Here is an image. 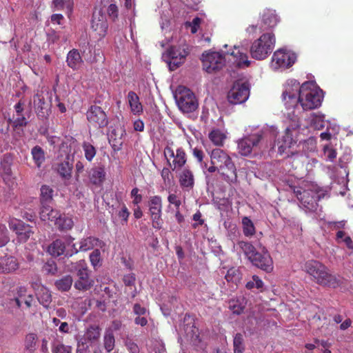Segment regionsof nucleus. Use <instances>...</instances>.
<instances>
[{
  "instance_id": "f257e3e1",
  "label": "nucleus",
  "mask_w": 353,
  "mask_h": 353,
  "mask_svg": "<svg viewBox=\"0 0 353 353\" xmlns=\"http://www.w3.org/2000/svg\"><path fill=\"white\" fill-rule=\"evenodd\" d=\"M305 271L312 277V281L323 287L337 288L343 283L340 275L332 274L328 268L316 260H309L304 264Z\"/></svg>"
},
{
  "instance_id": "f03ea898",
  "label": "nucleus",
  "mask_w": 353,
  "mask_h": 353,
  "mask_svg": "<svg viewBox=\"0 0 353 353\" xmlns=\"http://www.w3.org/2000/svg\"><path fill=\"white\" fill-rule=\"evenodd\" d=\"M209 155L210 164L219 167L221 178L229 183H235L237 181L236 168L230 154L223 149L214 148Z\"/></svg>"
},
{
  "instance_id": "7ed1b4c3",
  "label": "nucleus",
  "mask_w": 353,
  "mask_h": 353,
  "mask_svg": "<svg viewBox=\"0 0 353 353\" xmlns=\"http://www.w3.org/2000/svg\"><path fill=\"white\" fill-rule=\"evenodd\" d=\"M268 139L263 131L245 136L237 143L239 153L244 157H248L252 152L256 154L268 148Z\"/></svg>"
},
{
  "instance_id": "20e7f679",
  "label": "nucleus",
  "mask_w": 353,
  "mask_h": 353,
  "mask_svg": "<svg viewBox=\"0 0 353 353\" xmlns=\"http://www.w3.org/2000/svg\"><path fill=\"white\" fill-rule=\"evenodd\" d=\"M301 92L299 103L303 110H312L321 106L323 98L322 91L316 88L311 82L303 83Z\"/></svg>"
},
{
  "instance_id": "39448f33",
  "label": "nucleus",
  "mask_w": 353,
  "mask_h": 353,
  "mask_svg": "<svg viewBox=\"0 0 353 353\" xmlns=\"http://www.w3.org/2000/svg\"><path fill=\"white\" fill-rule=\"evenodd\" d=\"M275 43V37L273 33L263 34L255 40L251 46L250 54L252 58L263 60L272 52Z\"/></svg>"
},
{
  "instance_id": "423d86ee",
  "label": "nucleus",
  "mask_w": 353,
  "mask_h": 353,
  "mask_svg": "<svg viewBox=\"0 0 353 353\" xmlns=\"http://www.w3.org/2000/svg\"><path fill=\"white\" fill-rule=\"evenodd\" d=\"M189 51L181 46H170L163 54V59L167 63L171 71L176 70L185 61Z\"/></svg>"
},
{
  "instance_id": "0eeeda50",
  "label": "nucleus",
  "mask_w": 353,
  "mask_h": 353,
  "mask_svg": "<svg viewBox=\"0 0 353 353\" xmlns=\"http://www.w3.org/2000/svg\"><path fill=\"white\" fill-rule=\"evenodd\" d=\"M175 97L179 109L184 112H192L198 108L194 94L184 86L179 87Z\"/></svg>"
},
{
  "instance_id": "6e6552de",
  "label": "nucleus",
  "mask_w": 353,
  "mask_h": 353,
  "mask_svg": "<svg viewBox=\"0 0 353 353\" xmlns=\"http://www.w3.org/2000/svg\"><path fill=\"white\" fill-rule=\"evenodd\" d=\"M302 85L295 79L289 80L283 92V100L286 108L296 107L299 103V96L302 95Z\"/></svg>"
},
{
  "instance_id": "1a4fd4ad",
  "label": "nucleus",
  "mask_w": 353,
  "mask_h": 353,
  "mask_svg": "<svg viewBox=\"0 0 353 353\" xmlns=\"http://www.w3.org/2000/svg\"><path fill=\"white\" fill-rule=\"evenodd\" d=\"M88 126L95 129H102L108 126L109 120L106 112L100 107L91 105L86 112Z\"/></svg>"
},
{
  "instance_id": "9d476101",
  "label": "nucleus",
  "mask_w": 353,
  "mask_h": 353,
  "mask_svg": "<svg viewBox=\"0 0 353 353\" xmlns=\"http://www.w3.org/2000/svg\"><path fill=\"white\" fill-rule=\"evenodd\" d=\"M250 96V86L247 82L235 81L228 92L227 99L232 105L245 103Z\"/></svg>"
},
{
  "instance_id": "9b49d317",
  "label": "nucleus",
  "mask_w": 353,
  "mask_h": 353,
  "mask_svg": "<svg viewBox=\"0 0 353 353\" xmlns=\"http://www.w3.org/2000/svg\"><path fill=\"white\" fill-rule=\"evenodd\" d=\"M164 156L172 171L181 169L185 165L188 159L185 151L182 147L174 151L171 147L166 146L164 149Z\"/></svg>"
},
{
  "instance_id": "f8f14e48",
  "label": "nucleus",
  "mask_w": 353,
  "mask_h": 353,
  "mask_svg": "<svg viewBox=\"0 0 353 353\" xmlns=\"http://www.w3.org/2000/svg\"><path fill=\"white\" fill-rule=\"evenodd\" d=\"M149 214L152 220V227L155 229H161L163 226L162 198L159 195L152 196L148 202Z\"/></svg>"
},
{
  "instance_id": "ddd939ff",
  "label": "nucleus",
  "mask_w": 353,
  "mask_h": 353,
  "mask_svg": "<svg viewBox=\"0 0 353 353\" xmlns=\"http://www.w3.org/2000/svg\"><path fill=\"white\" fill-rule=\"evenodd\" d=\"M296 142L293 140L292 134L289 128H286L281 139H279L276 141L278 146V153L280 155L286 154L284 158L294 157V160H299L302 157V154L298 152L290 151L292 145Z\"/></svg>"
},
{
  "instance_id": "4468645a",
  "label": "nucleus",
  "mask_w": 353,
  "mask_h": 353,
  "mask_svg": "<svg viewBox=\"0 0 353 353\" xmlns=\"http://www.w3.org/2000/svg\"><path fill=\"white\" fill-rule=\"evenodd\" d=\"M203 68L208 73H212L222 69L225 65L224 56L217 52H208L202 55Z\"/></svg>"
},
{
  "instance_id": "2eb2a0df",
  "label": "nucleus",
  "mask_w": 353,
  "mask_h": 353,
  "mask_svg": "<svg viewBox=\"0 0 353 353\" xmlns=\"http://www.w3.org/2000/svg\"><path fill=\"white\" fill-rule=\"evenodd\" d=\"M259 249L250 261L256 268L270 273L274 269L272 258L265 246L261 245Z\"/></svg>"
},
{
  "instance_id": "dca6fc26",
  "label": "nucleus",
  "mask_w": 353,
  "mask_h": 353,
  "mask_svg": "<svg viewBox=\"0 0 353 353\" xmlns=\"http://www.w3.org/2000/svg\"><path fill=\"white\" fill-rule=\"evenodd\" d=\"M33 108L39 119L48 118L50 114V103L46 101L43 91L37 90L32 99Z\"/></svg>"
},
{
  "instance_id": "f3484780",
  "label": "nucleus",
  "mask_w": 353,
  "mask_h": 353,
  "mask_svg": "<svg viewBox=\"0 0 353 353\" xmlns=\"http://www.w3.org/2000/svg\"><path fill=\"white\" fill-rule=\"evenodd\" d=\"M296 56L294 53L279 50L276 51L272 58V65L275 69H286L291 67L296 61Z\"/></svg>"
},
{
  "instance_id": "a211bd4d",
  "label": "nucleus",
  "mask_w": 353,
  "mask_h": 353,
  "mask_svg": "<svg viewBox=\"0 0 353 353\" xmlns=\"http://www.w3.org/2000/svg\"><path fill=\"white\" fill-rule=\"evenodd\" d=\"M108 22L101 10H95L93 12L91 28L101 38L105 36L108 30Z\"/></svg>"
},
{
  "instance_id": "6ab92c4d",
  "label": "nucleus",
  "mask_w": 353,
  "mask_h": 353,
  "mask_svg": "<svg viewBox=\"0 0 353 353\" xmlns=\"http://www.w3.org/2000/svg\"><path fill=\"white\" fill-rule=\"evenodd\" d=\"M9 226L16 233L20 242H26L34 233L31 226L19 219H13L10 220Z\"/></svg>"
},
{
  "instance_id": "aec40b11",
  "label": "nucleus",
  "mask_w": 353,
  "mask_h": 353,
  "mask_svg": "<svg viewBox=\"0 0 353 353\" xmlns=\"http://www.w3.org/2000/svg\"><path fill=\"white\" fill-rule=\"evenodd\" d=\"M25 101L20 99L14 105V109L16 112V117L14 115L13 118H9L8 122L11 124L13 129H18L23 127H26L28 124V121L23 114Z\"/></svg>"
},
{
  "instance_id": "412c9836",
  "label": "nucleus",
  "mask_w": 353,
  "mask_h": 353,
  "mask_svg": "<svg viewBox=\"0 0 353 353\" xmlns=\"http://www.w3.org/2000/svg\"><path fill=\"white\" fill-rule=\"evenodd\" d=\"M78 279L74 283L77 290L86 291L94 285V281L90 278L89 270L87 267H81L77 271Z\"/></svg>"
},
{
  "instance_id": "4be33fe9",
  "label": "nucleus",
  "mask_w": 353,
  "mask_h": 353,
  "mask_svg": "<svg viewBox=\"0 0 353 353\" xmlns=\"http://www.w3.org/2000/svg\"><path fill=\"white\" fill-rule=\"evenodd\" d=\"M294 193L298 200L307 210H313L316 208V199L311 192L306 190H294Z\"/></svg>"
},
{
  "instance_id": "5701e85b",
  "label": "nucleus",
  "mask_w": 353,
  "mask_h": 353,
  "mask_svg": "<svg viewBox=\"0 0 353 353\" xmlns=\"http://www.w3.org/2000/svg\"><path fill=\"white\" fill-rule=\"evenodd\" d=\"M72 159H70V155H67L64 161L58 163L56 165L57 173L64 181H69L72 178Z\"/></svg>"
},
{
  "instance_id": "b1692460",
  "label": "nucleus",
  "mask_w": 353,
  "mask_h": 353,
  "mask_svg": "<svg viewBox=\"0 0 353 353\" xmlns=\"http://www.w3.org/2000/svg\"><path fill=\"white\" fill-rule=\"evenodd\" d=\"M179 181L183 189L191 190L194 186V176L189 168H183L179 175Z\"/></svg>"
},
{
  "instance_id": "393cba45",
  "label": "nucleus",
  "mask_w": 353,
  "mask_h": 353,
  "mask_svg": "<svg viewBox=\"0 0 353 353\" xmlns=\"http://www.w3.org/2000/svg\"><path fill=\"white\" fill-rule=\"evenodd\" d=\"M262 26L261 29L263 30L272 28L276 26L279 19L274 10L270 9H265L261 14Z\"/></svg>"
},
{
  "instance_id": "a878e982",
  "label": "nucleus",
  "mask_w": 353,
  "mask_h": 353,
  "mask_svg": "<svg viewBox=\"0 0 353 353\" xmlns=\"http://www.w3.org/2000/svg\"><path fill=\"white\" fill-rule=\"evenodd\" d=\"M125 131L123 128H116L112 130L109 136V143L114 151H119L123 145V137Z\"/></svg>"
},
{
  "instance_id": "bb28decb",
  "label": "nucleus",
  "mask_w": 353,
  "mask_h": 353,
  "mask_svg": "<svg viewBox=\"0 0 353 353\" xmlns=\"http://www.w3.org/2000/svg\"><path fill=\"white\" fill-rule=\"evenodd\" d=\"M101 329L99 325H92L86 328L83 335L79 338L91 345L99 341L101 336Z\"/></svg>"
},
{
  "instance_id": "cd10ccee",
  "label": "nucleus",
  "mask_w": 353,
  "mask_h": 353,
  "mask_svg": "<svg viewBox=\"0 0 353 353\" xmlns=\"http://www.w3.org/2000/svg\"><path fill=\"white\" fill-rule=\"evenodd\" d=\"M82 57L77 49L70 50L67 54L66 63L67 65L73 70H78L83 63Z\"/></svg>"
},
{
  "instance_id": "c85d7f7f",
  "label": "nucleus",
  "mask_w": 353,
  "mask_h": 353,
  "mask_svg": "<svg viewBox=\"0 0 353 353\" xmlns=\"http://www.w3.org/2000/svg\"><path fill=\"white\" fill-rule=\"evenodd\" d=\"M105 179V172L103 167L93 168L89 172L90 181L95 185H101Z\"/></svg>"
},
{
  "instance_id": "c756f323",
  "label": "nucleus",
  "mask_w": 353,
  "mask_h": 353,
  "mask_svg": "<svg viewBox=\"0 0 353 353\" xmlns=\"http://www.w3.org/2000/svg\"><path fill=\"white\" fill-rule=\"evenodd\" d=\"M39 214L40 218L42 221L54 222L57 220V218L59 217L60 212L57 210L52 209V207L48 205L41 206Z\"/></svg>"
},
{
  "instance_id": "7c9ffc66",
  "label": "nucleus",
  "mask_w": 353,
  "mask_h": 353,
  "mask_svg": "<svg viewBox=\"0 0 353 353\" xmlns=\"http://www.w3.org/2000/svg\"><path fill=\"white\" fill-rule=\"evenodd\" d=\"M246 299L243 296H241L236 297V299L230 300L228 307L234 314H241L243 312L246 306Z\"/></svg>"
},
{
  "instance_id": "2f4dec72",
  "label": "nucleus",
  "mask_w": 353,
  "mask_h": 353,
  "mask_svg": "<svg viewBox=\"0 0 353 353\" xmlns=\"http://www.w3.org/2000/svg\"><path fill=\"white\" fill-rule=\"evenodd\" d=\"M128 99L131 112L134 114H140L143 112V106L139 101V96L133 91H130L128 94Z\"/></svg>"
},
{
  "instance_id": "473e14b6",
  "label": "nucleus",
  "mask_w": 353,
  "mask_h": 353,
  "mask_svg": "<svg viewBox=\"0 0 353 353\" xmlns=\"http://www.w3.org/2000/svg\"><path fill=\"white\" fill-rule=\"evenodd\" d=\"M18 268V264L14 257L0 258V272L9 273L15 270Z\"/></svg>"
},
{
  "instance_id": "72a5a7b5",
  "label": "nucleus",
  "mask_w": 353,
  "mask_h": 353,
  "mask_svg": "<svg viewBox=\"0 0 353 353\" xmlns=\"http://www.w3.org/2000/svg\"><path fill=\"white\" fill-rule=\"evenodd\" d=\"M38 337L35 333L26 334L24 339V353H34L37 347Z\"/></svg>"
},
{
  "instance_id": "f704fd0d",
  "label": "nucleus",
  "mask_w": 353,
  "mask_h": 353,
  "mask_svg": "<svg viewBox=\"0 0 353 353\" xmlns=\"http://www.w3.org/2000/svg\"><path fill=\"white\" fill-rule=\"evenodd\" d=\"M37 296L39 302L43 307L48 308L52 302L50 291L47 288L42 285L38 289Z\"/></svg>"
},
{
  "instance_id": "c9c22d12",
  "label": "nucleus",
  "mask_w": 353,
  "mask_h": 353,
  "mask_svg": "<svg viewBox=\"0 0 353 353\" xmlns=\"http://www.w3.org/2000/svg\"><path fill=\"white\" fill-rule=\"evenodd\" d=\"M65 250V242L61 239L54 240L48 248V251L53 256H59L64 254Z\"/></svg>"
},
{
  "instance_id": "e433bc0d",
  "label": "nucleus",
  "mask_w": 353,
  "mask_h": 353,
  "mask_svg": "<svg viewBox=\"0 0 353 353\" xmlns=\"http://www.w3.org/2000/svg\"><path fill=\"white\" fill-rule=\"evenodd\" d=\"M54 190L48 185H43L41 188V206L48 205L52 201Z\"/></svg>"
},
{
  "instance_id": "4c0bfd02",
  "label": "nucleus",
  "mask_w": 353,
  "mask_h": 353,
  "mask_svg": "<svg viewBox=\"0 0 353 353\" xmlns=\"http://www.w3.org/2000/svg\"><path fill=\"white\" fill-rule=\"evenodd\" d=\"M31 154L37 167L40 168L46 159L44 150L41 147L36 145L32 148Z\"/></svg>"
},
{
  "instance_id": "58836bf2",
  "label": "nucleus",
  "mask_w": 353,
  "mask_h": 353,
  "mask_svg": "<svg viewBox=\"0 0 353 353\" xmlns=\"http://www.w3.org/2000/svg\"><path fill=\"white\" fill-rule=\"evenodd\" d=\"M54 225L59 230H70L73 226V221L71 218L60 213L59 217L55 221Z\"/></svg>"
},
{
  "instance_id": "ea45409f",
  "label": "nucleus",
  "mask_w": 353,
  "mask_h": 353,
  "mask_svg": "<svg viewBox=\"0 0 353 353\" xmlns=\"http://www.w3.org/2000/svg\"><path fill=\"white\" fill-rule=\"evenodd\" d=\"M98 243H101V241L99 239L92 236L87 237L81 241L79 251L85 252L92 250L94 246L98 245Z\"/></svg>"
},
{
  "instance_id": "a19ab883",
  "label": "nucleus",
  "mask_w": 353,
  "mask_h": 353,
  "mask_svg": "<svg viewBox=\"0 0 353 353\" xmlns=\"http://www.w3.org/2000/svg\"><path fill=\"white\" fill-rule=\"evenodd\" d=\"M73 280L71 276L66 275L55 281L56 288L61 292L68 291L72 284Z\"/></svg>"
},
{
  "instance_id": "79ce46f5",
  "label": "nucleus",
  "mask_w": 353,
  "mask_h": 353,
  "mask_svg": "<svg viewBox=\"0 0 353 353\" xmlns=\"http://www.w3.org/2000/svg\"><path fill=\"white\" fill-rule=\"evenodd\" d=\"M238 245L249 261L252 259L253 256L257 252L254 245L249 242L241 241L238 243Z\"/></svg>"
},
{
  "instance_id": "37998d69",
  "label": "nucleus",
  "mask_w": 353,
  "mask_h": 353,
  "mask_svg": "<svg viewBox=\"0 0 353 353\" xmlns=\"http://www.w3.org/2000/svg\"><path fill=\"white\" fill-rule=\"evenodd\" d=\"M72 0H53L51 8L53 11L62 10L66 8L69 12H72Z\"/></svg>"
},
{
  "instance_id": "c03bdc74",
  "label": "nucleus",
  "mask_w": 353,
  "mask_h": 353,
  "mask_svg": "<svg viewBox=\"0 0 353 353\" xmlns=\"http://www.w3.org/2000/svg\"><path fill=\"white\" fill-rule=\"evenodd\" d=\"M12 164V158L10 154H5L1 161V169L2 173L7 176L12 174L11 165Z\"/></svg>"
},
{
  "instance_id": "a18cd8bd",
  "label": "nucleus",
  "mask_w": 353,
  "mask_h": 353,
  "mask_svg": "<svg viewBox=\"0 0 353 353\" xmlns=\"http://www.w3.org/2000/svg\"><path fill=\"white\" fill-rule=\"evenodd\" d=\"M115 346V339L112 331H106L103 336V347L110 353Z\"/></svg>"
},
{
  "instance_id": "49530a36",
  "label": "nucleus",
  "mask_w": 353,
  "mask_h": 353,
  "mask_svg": "<svg viewBox=\"0 0 353 353\" xmlns=\"http://www.w3.org/2000/svg\"><path fill=\"white\" fill-rule=\"evenodd\" d=\"M208 137L217 146H222L225 139V135L219 130H214L210 132Z\"/></svg>"
},
{
  "instance_id": "de8ad7c7",
  "label": "nucleus",
  "mask_w": 353,
  "mask_h": 353,
  "mask_svg": "<svg viewBox=\"0 0 353 353\" xmlns=\"http://www.w3.org/2000/svg\"><path fill=\"white\" fill-rule=\"evenodd\" d=\"M243 342V334L241 333L236 334L233 340L234 353H244L245 345Z\"/></svg>"
},
{
  "instance_id": "09e8293b",
  "label": "nucleus",
  "mask_w": 353,
  "mask_h": 353,
  "mask_svg": "<svg viewBox=\"0 0 353 353\" xmlns=\"http://www.w3.org/2000/svg\"><path fill=\"white\" fill-rule=\"evenodd\" d=\"M243 232L245 236H252L255 234V227L253 222L248 218L244 217L242 219Z\"/></svg>"
},
{
  "instance_id": "8fccbe9b",
  "label": "nucleus",
  "mask_w": 353,
  "mask_h": 353,
  "mask_svg": "<svg viewBox=\"0 0 353 353\" xmlns=\"http://www.w3.org/2000/svg\"><path fill=\"white\" fill-rule=\"evenodd\" d=\"M82 148L84 151L85 159L88 161H92L97 153L95 148L88 142H83Z\"/></svg>"
},
{
  "instance_id": "3c124183",
  "label": "nucleus",
  "mask_w": 353,
  "mask_h": 353,
  "mask_svg": "<svg viewBox=\"0 0 353 353\" xmlns=\"http://www.w3.org/2000/svg\"><path fill=\"white\" fill-rule=\"evenodd\" d=\"M225 278L228 282L237 283L241 279V274L239 270L232 268L228 270Z\"/></svg>"
},
{
  "instance_id": "603ef678",
  "label": "nucleus",
  "mask_w": 353,
  "mask_h": 353,
  "mask_svg": "<svg viewBox=\"0 0 353 353\" xmlns=\"http://www.w3.org/2000/svg\"><path fill=\"white\" fill-rule=\"evenodd\" d=\"M336 239L339 243L344 242L349 249L353 250V241L350 236H346L344 231H338L336 234Z\"/></svg>"
},
{
  "instance_id": "864d4df0",
  "label": "nucleus",
  "mask_w": 353,
  "mask_h": 353,
  "mask_svg": "<svg viewBox=\"0 0 353 353\" xmlns=\"http://www.w3.org/2000/svg\"><path fill=\"white\" fill-rule=\"evenodd\" d=\"M135 281H136V276H135V274L134 273H130V274H125L124 275L123 278V281L125 284V286H128V287H134V291L132 292V298H134L137 295V289L134 286L135 285Z\"/></svg>"
},
{
  "instance_id": "5fc2aeb1",
  "label": "nucleus",
  "mask_w": 353,
  "mask_h": 353,
  "mask_svg": "<svg viewBox=\"0 0 353 353\" xmlns=\"http://www.w3.org/2000/svg\"><path fill=\"white\" fill-rule=\"evenodd\" d=\"M245 287L248 290H252L254 288L261 290L263 287V282L258 276L253 275L252 280L247 282Z\"/></svg>"
},
{
  "instance_id": "6e6d98bb",
  "label": "nucleus",
  "mask_w": 353,
  "mask_h": 353,
  "mask_svg": "<svg viewBox=\"0 0 353 353\" xmlns=\"http://www.w3.org/2000/svg\"><path fill=\"white\" fill-rule=\"evenodd\" d=\"M52 353H72V347L62 343H54L52 348Z\"/></svg>"
},
{
  "instance_id": "4d7b16f0",
  "label": "nucleus",
  "mask_w": 353,
  "mask_h": 353,
  "mask_svg": "<svg viewBox=\"0 0 353 353\" xmlns=\"http://www.w3.org/2000/svg\"><path fill=\"white\" fill-rule=\"evenodd\" d=\"M125 346L130 353H140V349L138 345L130 338L126 339Z\"/></svg>"
},
{
  "instance_id": "13d9d810",
  "label": "nucleus",
  "mask_w": 353,
  "mask_h": 353,
  "mask_svg": "<svg viewBox=\"0 0 353 353\" xmlns=\"http://www.w3.org/2000/svg\"><path fill=\"white\" fill-rule=\"evenodd\" d=\"M90 352V344L83 341L81 338L77 339L76 353H88Z\"/></svg>"
},
{
  "instance_id": "bf43d9fd",
  "label": "nucleus",
  "mask_w": 353,
  "mask_h": 353,
  "mask_svg": "<svg viewBox=\"0 0 353 353\" xmlns=\"http://www.w3.org/2000/svg\"><path fill=\"white\" fill-rule=\"evenodd\" d=\"M201 22V19L196 17L194 18L191 22H186L185 26L190 27L191 29L190 30L191 33L195 34L197 32V31L200 27Z\"/></svg>"
},
{
  "instance_id": "052dcab7",
  "label": "nucleus",
  "mask_w": 353,
  "mask_h": 353,
  "mask_svg": "<svg viewBox=\"0 0 353 353\" xmlns=\"http://www.w3.org/2000/svg\"><path fill=\"white\" fill-rule=\"evenodd\" d=\"M192 154L194 158H195L199 163L202 165L203 163V159L205 157L204 152L202 149L199 148H194L192 150Z\"/></svg>"
},
{
  "instance_id": "680f3d73",
  "label": "nucleus",
  "mask_w": 353,
  "mask_h": 353,
  "mask_svg": "<svg viewBox=\"0 0 353 353\" xmlns=\"http://www.w3.org/2000/svg\"><path fill=\"white\" fill-rule=\"evenodd\" d=\"M90 260L94 267H96L99 265L101 261V252L99 250L96 249L92 251V252L90 254Z\"/></svg>"
},
{
  "instance_id": "e2e57ef3",
  "label": "nucleus",
  "mask_w": 353,
  "mask_h": 353,
  "mask_svg": "<svg viewBox=\"0 0 353 353\" xmlns=\"http://www.w3.org/2000/svg\"><path fill=\"white\" fill-rule=\"evenodd\" d=\"M107 12L112 21L117 19L119 15V9L116 4L111 3L108 8Z\"/></svg>"
},
{
  "instance_id": "0e129e2a",
  "label": "nucleus",
  "mask_w": 353,
  "mask_h": 353,
  "mask_svg": "<svg viewBox=\"0 0 353 353\" xmlns=\"http://www.w3.org/2000/svg\"><path fill=\"white\" fill-rule=\"evenodd\" d=\"M239 54V57L237 62V65L239 67H248L250 65V61L248 60V57L246 54L241 53L238 52Z\"/></svg>"
},
{
  "instance_id": "69168bd1",
  "label": "nucleus",
  "mask_w": 353,
  "mask_h": 353,
  "mask_svg": "<svg viewBox=\"0 0 353 353\" xmlns=\"http://www.w3.org/2000/svg\"><path fill=\"white\" fill-rule=\"evenodd\" d=\"M138 188H134L131 191V196L133 197L132 203L134 205H138L142 201V195L139 194Z\"/></svg>"
},
{
  "instance_id": "338daca9",
  "label": "nucleus",
  "mask_w": 353,
  "mask_h": 353,
  "mask_svg": "<svg viewBox=\"0 0 353 353\" xmlns=\"http://www.w3.org/2000/svg\"><path fill=\"white\" fill-rule=\"evenodd\" d=\"M129 215H130V212L127 208V207L123 205L122 206V208L121 210L118 213V216L123 221L125 222V223H127L128 221V217H129Z\"/></svg>"
},
{
  "instance_id": "774afa93",
  "label": "nucleus",
  "mask_w": 353,
  "mask_h": 353,
  "mask_svg": "<svg viewBox=\"0 0 353 353\" xmlns=\"http://www.w3.org/2000/svg\"><path fill=\"white\" fill-rule=\"evenodd\" d=\"M133 312L137 316H142L146 313V309L139 303H135L133 306Z\"/></svg>"
}]
</instances>
